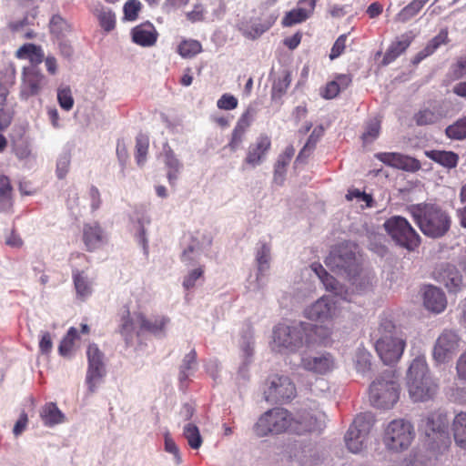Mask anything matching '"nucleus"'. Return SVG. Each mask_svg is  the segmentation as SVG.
Returning a JSON list of instances; mask_svg holds the SVG:
<instances>
[{
    "label": "nucleus",
    "mask_w": 466,
    "mask_h": 466,
    "mask_svg": "<svg viewBox=\"0 0 466 466\" xmlns=\"http://www.w3.org/2000/svg\"><path fill=\"white\" fill-rule=\"evenodd\" d=\"M72 279L78 298L86 299L92 294V282L84 270L73 269Z\"/></svg>",
    "instance_id": "30"
},
{
    "label": "nucleus",
    "mask_w": 466,
    "mask_h": 466,
    "mask_svg": "<svg viewBox=\"0 0 466 466\" xmlns=\"http://www.w3.org/2000/svg\"><path fill=\"white\" fill-rule=\"evenodd\" d=\"M313 418L309 414L295 420L291 413L283 408H274L266 411L254 426V431L258 437L268 434H279L286 431H291L301 434L313 430Z\"/></svg>",
    "instance_id": "1"
},
{
    "label": "nucleus",
    "mask_w": 466,
    "mask_h": 466,
    "mask_svg": "<svg viewBox=\"0 0 466 466\" xmlns=\"http://www.w3.org/2000/svg\"><path fill=\"white\" fill-rule=\"evenodd\" d=\"M414 39L412 32L405 33L400 35L399 39L394 41L386 51L382 64L389 65L392 63L397 57L403 54L407 48L410 46Z\"/></svg>",
    "instance_id": "27"
},
{
    "label": "nucleus",
    "mask_w": 466,
    "mask_h": 466,
    "mask_svg": "<svg viewBox=\"0 0 466 466\" xmlns=\"http://www.w3.org/2000/svg\"><path fill=\"white\" fill-rule=\"evenodd\" d=\"M148 139L145 137H137L136 138V160L137 165L142 166L147 158L148 151Z\"/></svg>",
    "instance_id": "49"
},
{
    "label": "nucleus",
    "mask_w": 466,
    "mask_h": 466,
    "mask_svg": "<svg viewBox=\"0 0 466 466\" xmlns=\"http://www.w3.org/2000/svg\"><path fill=\"white\" fill-rule=\"evenodd\" d=\"M291 83V74L289 70L283 69L273 81L271 88V98L279 99L286 94Z\"/></svg>",
    "instance_id": "34"
},
{
    "label": "nucleus",
    "mask_w": 466,
    "mask_h": 466,
    "mask_svg": "<svg viewBox=\"0 0 466 466\" xmlns=\"http://www.w3.org/2000/svg\"><path fill=\"white\" fill-rule=\"evenodd\" d=\"M309 16L307 13L303 12L300 8L296 7L287 12L281 20V25L284 27H290L297 24H301L308 20Z\"/></svg>",
    "instance_id": "46"
},
{
    "label": "nucleus",
    "mask_w": 466,
    "mask_h": 466,
    "mask_svg": "<svg viewBox=\"0 0 466 466\" xmlns=\"http://www.w3.org/2000/svg\"><path fill=\"white\" fill-rule=\"evenodd\" d=\"M426 156L447 168L456 167L459 162V156L452 151L431 150L426 152Z\"/></svg>",
    "instance_id": "32"
},
{
    "label": "nucleus",
    "mask_w": 466,
    "mask_h": 466,
    "mask_svg": "<svg viewBox=\"0 0 466 466\" xmlns=\"http://www.w3.org/2000/svg\"><path fill=\"white\" fill-rule=\"evenodd\" d=\"M423 304L428 310L441 313L447 307L446 296L441 289L429 286L423 294Z\"/></svg>",
    "instance_id": "25"
},
{
    "label": "nucleus",
    "mask_w": 466,
    "mask_h": 466,
    "mask_svg": "<svg viewBox=\"0 0 466 466\" xmlns=\"http://www.w3.org/2000/svg\"><path fill=\"white\" fill-rule=\"evenodd\" d=\"M132 41L137 46L149 47L156 45L158 32L150 22L141 23L131 30Z\"/></svg>",
    "instance_id": "23"
},
{
    "label": "nucleus",
    "mask_w": 466,
    "mask_h": 466,
    "mask_svg": "<svg viewBox=\"0 0 466 466\" xmlns=\"http://www.w3.org/2000/svg\"><path fill=\"white\" fill-rule=\"evenodd\" d=\"M374 157L386 166L405 171L415 172L421 167L418 159L401 153L380 152L375 154Z\"/></svg>",
    "instance_id": "17"
},
{
    "label": "nucleus",
    "mask_w": 466,
    "mask_h": 466,
    "mask_svg": "<svg viewBox=\"0 0 466 466\" xmlns=\"http://www.w3.org/2000/svg\"><path fill=\"white\" fill-rule=\"evenodd\" d=\"M320 280L327 290L338 293L339 289V283L333 276L327 272L320 278Z\"/></svg>",
    "instance_id": "62"
},
{
    "label": "nucleus",
    "mask_w": 466,
    "mask_h": 466,
    "mask_svg": "<svg viewBox=\"0 0 466 466\" xmlns=\"http://www.w3.org/2000/svg\"><path fill=\"white\" fill-rule=\"evenodd\" d=\"M429 1L430 0H412L397 14L396 19L401 23L410 21L422 10Z\"/></svg>",
    "instance_id": "35"
},
{
    "label": "nucleus",
    "mask_w": 466,
    "mask_h": 466,
    "mask_svg": "<svg viewBox=\"0 0 466 466\" xmlns=\"http://www.w3.org/2000/svg\"><path fill=\"white\" fill-rule=\"evenodd\" d=\"M305 316L316 321H325L337 316L336 302L322 297L306 309Z\"/></svg>",
    "instance_id": "19"
},
{
    "label": "nucleus",
    "mask_w": 466,
    "mask_h": 466,
    "mask_svg": "<svg viewBox=\"0 0 466 466\" xmlns=\"http://www.w3.org/2000/svg\"><path fill=\"white\" fill-rule=\"evenodd\" d=\"M268 29V26H266L260 23H254L250 25H246L242 27L243 34L246 36L252 38V39L258 38Z\"/></svg>",
    "instance_id": "55"
},
{
    "label": "nucleus",
    "mask_w": 466,
    "mask_h": 466,
    "mask_svg": "<svg viewBox=\"0 0 466 466\" xmlns=\"http://www.w3.org/2000/svg\"><path fill=\"white\" fill-rule=\"evenodd\" d=\"M252 120V114L249 110L245 111L240 116L231 132L228 144L224 147V149H228L230 152H236L241 148Z\"/></svg>",
    "instance_id": "18"
},
{
    "label": "nucleus",
    "mask_w": 466,
    "mask_h": 466,
    "mask_svg": "<svg viewBox=\"0 0 466 466\" xmlns=\"http://www.w3.org/2000/svg\"><path fill=\"white\" fill-rule=\"evenodd\" d=\"M445 135L451 140L466 139V116L458 118L445 128Z\"/></svg>",
    "instance_id": "36"
},
{
    "label": "nucleus",
    "mask_w": 466,
    "mask_h": 466,
    "mask_svg": "<svg viewBox=\"0 0 466 466\" xmlns=\"http://www.w3.org/2000/svg\"><path fill=\"white\" fill-rule=\"evenodd\" d=\"M79 338L78 331L75 327L69 328L65 337L60 341L58 352L63 357H67L73 351L75 341Z\"/></svg>",
    "instance_id": "41"
},
{
    "label": "nucleus",
    "mask_w": 466,
    "mask_h": 466,
    "mask_svg": "<svg viewBox=\"0 0 466 466\" xmlns=\"http://www.w3.org/2000/svg\"><path fill=\"white\" fill-rule=\"evenodd\" d=\"M435 279L450 292H458L463 286V279L457 268L451 264L441 265L435 271Z\"/></svg>",
    "instance_id": "20"
},
{
    "label": "nucleus",
    "mask_w": 466,
    "mask_h": 466,
    "mask_svg": "<svg viewBox=\"0 0 466 466\" xmlns=\"http://www.w3.org/2000/svg\"><path fill=\"white\" fill-rule=\"evenodd\" d=\"M383 227L396 245L409 251H414L420 247L421 238L405 218L392 216L386 219Z\"/></svg>",
    "instance_id": "6"
},
{
    "label": "nucleus",
    "mask_w": 466,
    "mask_h": 466,
    "mask_svg": "<svg viewBox=\"0 0 466 466\" xmlns=\"http://www.w3.org/2000/svg\"><path fill=\"white\" fill-rule=\"evenodd\" d=\"M460 337L452 330H444L437 339L433 348V359L440 363L451 360L460 347Z\"/></svg>",
    "instance_id": "13"
},
{
    "label": "nucleus",
    "mask_w": 466,
    "mask_h": 466,
    "mask_svg": "<svg viewBox=\"0 0 466 466\" xmlns=\"http://www.w3.org/2000/svg\"><path fill=\"white\" fill-rule=\"evenodd\" d=\"M27 424H28L27 414L25 411H23L20 414L19 419L15 423V426L13 428V434L15 437L20 436L25 431Z\"/></svg>",
    "instance_id": "63"
},
{
    "label": "nucleus",
    "mask_w": 466,
    "mask_h": 466,
    "mask_svg": "<svg viewBox=\"0 0 466 466\" xmlns=\"http://www.w3.org/2000/svg\"><path fill=\"white\" fill-rule=\"evenodd\" d=\"M456 370L459 379L466 380V350L459 357Z\"/></svg>",
    "instance_id": "64"
},
{
    "label": "nucleus",
    "mask_w": 466,
    "mask_h": 466,
    "mask_svg": "<svg viewBox=\"0 0 466 466\" xmlns=\"http://www.w3.org/2000/svg\"><path fill=\"white\" fill-rule=\"evenodd\" d=\"M406 380L409 396L414 402L429 401L438 393L439 384L431 376L424 356H418L411 361Z\"/></svg>",
    "instance_id": "3"
},
{
    "label": "nucleus",
    "mask_w": 466,
    "mask_h": 466,
    "mask_svg": "<svg viewBox=\"0 0 466 466\" xmlns=\"http://www.w3.org/2000/svg\"><path fill=\"white\" fill-rule=\"evenodd\" d=\"M96 15L97 17L99 25L106 32H110L116 27V15L106 7H101L96 10Z\"/></svg>",
    "instance_id": "42"
},
{
    "label": "nucleus",
    "mask_w": 466,
    "mask_h": 466,
    "mask_svg": "<svg viewBox=\"0 0 466 466\" xmlns=\"http://www.w3.org/2000/svg\"><path fill=\"white\" fill-rule=\"evenodd\" d=\"M352 83V76L350 74H339L334 80L329 81L321 89L320 95L325 99H333L339 93L347 89Z\"/></svg>",
    "instance_id": "26"
},
{
    "label": "nucleus",
    "mask_w": 466,
    "mask_h": 466,
    "mask_svg": "<svg viewBox=\"0 0 466 466\" xmlns=\"http://www.w3.org/2000/svg\"><path fill=\"white\" fill-rule=\"evenodd\" d=\"M204 272H205L204 266H199L198 268L190 270L184 277L183 287L187 290H189L190 289L194 288L197 280L204 278Z\"/></svg>",
    "instance_id": "53"
},
{
    "label": "nucleus",
    "mask_w": 466,
    "mask_h": 466,
    "mask_svg": "<svg viewBox=\"0 0 466 466\" xmlns=\"http://www.w3.org/2000/svg\"><path fill=\"white\" fill-rule=\"evenodd\" d=\"M40 417L46 426L53 427L56 424L62 423L65 416L58 409L56 403H46L40 412Z\"/></svg>",
    "instance_id": "33"
},
{
    "label": "nucleus",
    "mask_w": 466,
    "mask_h": 466,
    "mask_svg": "<svg viewBox=\"0 0 466 466\" xmlns=\"http://www.w3.org/2000/svg\"><path fill=\"white\" fill-rule=\"evenodd\" d=\"M183 435L187 439L190 448L197 450L203 442L198 428L193 423H187L184 427Z\"/></svg>",
    "instance_id": "45"
},
{
    "label": "nucleus",
    "mask_w": 466,
    "mask_h": 466,
    "mask_svg": "<svg viewBox=\"0 0 466 466\" xmlns=\"http://www.w3.org/2000/svg\"><path fill=\"white\" fill-rule=\"evenodd\" d=\"M354 198H360L366 203V206L370 208L372 207L373 198L372 196L367 194L365 192L360 191L358 188H351L348 190L346 194V199L349 201L353 200Z\"/></svg>",
    "instance_id": "58"
},
{
    "label": "nucleus",
    "mask_w": 466,
    "mask_h": 466,
    "mask_svg": "<svg viewBox=\"0 0 466 466\" xmlns=\"http://www.w3.org/2000/svg\"><path fill=\"white\" fill-rule=\"evenodd\" d=\"M355 367L358 371L365 372L370 369V354L364 349H359L355 356Z\"/></svg>",
    "instance_id": "52"
},
{
    "label": "nucleus",
    "mask_w": 466,
    "mask_h": 466,
    "mask_svg": "<svg viewBox=\"0 0 466 466\" xmlns=\"http://www.w3.org/2000/svg\"><path fill=\"white\" fill-rule=\"evenodd\" d=\"M406 339L396 334H381L375 342V350L386 365L397 363L406 348Z\"/></svg>",
    "instance_id": "10"
},
{
    "label": "nucleus",
    "mask_w": 466,
    "mask_h": 466,
    "mask_svg": "<svg viewBox=\"0 0 466 466\" xmlns=\"http://www.w3.org/2000/svg\"><path fill=\"white\" fill-rule=\"evenodd\" d=\"M289 161L285 160L279 157L275 167H274V181L278 184H282L285 178L287 167L289 165Z\"/></svg>",
    "instance_id": "56"
},
{
    "label": "nucleus",
    "mask_w": 466,
    "mask_h": 466,
    "mask_svg": "<svg viewBox=\"0 0 466 466\" xmlns=\"http://www.w3.org/2000/svg\"><path fill=\"white\" fill-rule=\"evenodd\" d=\"M348 35L346 34L340 35L333 44L330 53H329V58L331 60H334L338 58L345 50L346 48V42H347Z\"/></svg>",
    "instance_id": "57"
},
{
    "label": "nucleus",
    "mask_w": 466,
    "mask_h": 466,
    "mask_svg": "<svg viewBox=\"0 0 466 466\" xmlns=\"http://www.w3.org/2000/svg\"><path fill=\"white\" fill-rule=\"evenodd\" d=\"M268 388L264 390L267 401L286 402L295 398L296 386L288 376L272 375L267 380Z\"/></svg>",
    "instance_id": "11"
},
{
    "label": "nucleus",
    "mask_w": 466,
    "mask_h": 466,
    "mask_svg": "<svg viewBox=\"0 0 466 466\" xmlns=\"http://www.w3.org/2000/svg\"><path fill=\"white\" fill-rule=\"evenodd\" d=\"M325 263L331 270L344 272L348 276H355L359 269L356 254L348 247H339L332 251Z\"/></svg>",
    "instance_id": "12"
},
{
    "label": "nucleus",
    "mask_w": 466,
    "mask_h": 466,
    "mask_svg": "<svg viewBox=\"0 0 466 466\" xmlns=\"http://www.w3.org/2000/svg\"><path fill=\"white\" fill-rule=\"evenodd\" d=\"M414 436L412 424L403 419H398L387 425L382 441L387 449L400 451L409 448Z\"/></svg>",
    "instance_id": "8"
},
{
    "label": "nucleus",
    "mask_w": 466,
    "mask_h": 466,
    "mask_svg": "<svg viewBox=\"0 0 466 466\" xmlns=\"http://www.w3.org/2000/svg\"><path fill=\"white\" fill-rule=\"evenodd\" d=\"M83 242L86 249L93 252L104 244L106 236L98 222L86 223L83 226Z\"/></svg>",
    "instance_id": "24"
},
{
    "label": "nucleus",
    "mask_w": 466,
    "mask_h": 466,
    "mask_svg": "<svg viewBox=\"0 0 466 466\" xmlns=\"http://www.w3.org/2000/svg\"><path fill=\"white\" fill-rule=\"evenodd\" d=\"M270 248L267 244H262L257 252V261L259 271L267 270L269 267Z\"/></svg>",
    "instance_id": "54"
},
{
    "label": "nucleus",
    "mask_w": 466,
    "mask_h": 466,
    "mask_svg": "<svg viewBox=\"0 0 466 466\" xmlns=\"http://www.w3.org/2000/svg\"><path fill=\"white\" fill-rule=\"evenodd\" d=\"M165 163L168 167L167 178L170 184L177 177L181 167L178 159L175 157L174 151L168 147L165 148Z\"/></svg>",
    "instance_id": "43"
},
{
    "label": "nucleus",
    "mask_w": 466,
    "mask_h": 466,
    "mask_svg": "<svg viewBox=\"0 0 466 466\" xmlns=\"http://www.w3.org/2000/svg\"><path fill=\"white\" fill-rule=\"evenodd\" d=\"M271 148V138L267 134H260L247 150L243 164L256 167L262 164Z\"/></svg>",
    "instance_id": "16"
},
{
    "label": "nucleus",
    "mask_w": 466,
    "mask_h": 466,
    "mask_svg": "<svg viewBox=\"0 0 466 466\" xmlns=\"http://www.w3.org/2000/svg\"><path fill=\"white\" fill-rule=\"evenodd\" d=\"M448 76L451 81L466 77V56H459L451 65Z\"/></svg>",
    "instance_id": "47"
},
{
    "label": "nucleus",
    "mask_w": 466,
    "mask_h": 466,
    "mask_svg": "<svg viewBox=\"0 0 466 466\" xmlns=\"http://www.w3.org/2000/svg\"><path fill=\"white\" fill-rule=\"evenodd\" d=\"M53 348L51 334L47 331L42 332L39 341V350L42 354L47 355Z\"/></svg>",
    "instance_id": "60"
},
{
    "label": "nucleus",
    "mask_w": 466,
    "mask_h": 466,
    "mask_svg": "<svg viewBox=\"0 0 466 466\" xmlns=\"http://www.w3.org/2000/svg\"><path fill=\"white\" fill-rule=\"evenodd\" d=\"M380 132V120L379 118H373L367 123L366 130L361 137L364 142H371L379 137Z\"/></svg>",
    "instance_id": "51"
},
{
    "label": "nucleus",
    "mask_w": 466,
    "mask_h": 466,
    "mask_svg": "<svg viewBox=\"0 0 466 466\" xmlns=\"http://www.w3.org/2000/svg\"><path fill=\"white\" fill-rule=\"evenodd\" d=\"M400 390V385L392 374L383 375L370 387V402L377 408L390 409L399 400Z\"/></svg>",
    "instance_id": "7"
},
{
    "label": "nucleus",
    "mask_w": 466,
    "mask_h": 466,
    "mask_svg": "<svg viewBox=\"0 0 466 466\" xmlns=\"http://www.w3.org/2000/svg\"><path fill=\"white\" fill-rule=\"evenodd\" d=\"M304 370L319 375H325L335 369V360L330 353H323L319 356H309L301 360Z\"/></svg>",
    "instance_id": "21"
},
{
    "label": "nucleus",
    "mask_w": 466,
    "mask_h": 466,
    "mask_svg": "<svg viewBox=\"0 0 466 466\" xmlns=\"http://www.w3.org/2000/svg\"><path fill=\"white\" fill-rule=\"evenodd\" d=\"M49 28L53 35L60 37L70 32L71 25L61 15H54L50 19Z\"/></svg>",
    "instance_id": "44"
},
{
    "label": "nucleus",
    "mask_w": 466,
    "mask_h": 466,
    "mask_svg": "<svg viewBox=\"0 0 466 466\" xmlns=\"http://www.w3.org/2000/svg\"><path fill=\"white\" fill-rule=\"evenodd\" d=\"M15 57L17 59H27L31 64L29 66L37 67L44 61L45 55L40 46L27 43L15 51Z\"/></svg>",
    "instance_id": "28"
},
{
    "label": "nucleus",
    "mask_w": 466,
    "mask_h": 466,
    "mask_svg": "<svg viewBox=\"0 0 466 466\" xmlns=\"http://www.w3.org/2000/svg\"><path fill=\"white\" fill-rule=\"evenodd\" d=\"M238 99L230 94L222 95L221 97L217 102L218 107L223 110L235 109L238 106Z\"/></svg>",
    "instance_id": "59"
},
{
    "label": "nucleus",
    "mask_w": 466,
    "mask_h": 466,
    "mask_svg": "<svg viewBox=\"0 0 466 466\" xmlns=\"http://www.w3.org/2000/svg\"><path fill=\"white\" fill-rule=\"evenodd\" d=\"M202 52V45L194 39H185L177 46V53L184 58H191Z\"/></svg>",
    "instance_id": "40"
},
{
    "label": "nucleus",
    "mask_w": 466,
    "mask_h": 466,
    "mask_svg": "<svg viewBox=\"0 0 466 466\" xmlns=\"http://www.w3.org/2000/svg\"><path fill=\"white\" fill-rule=\"evenodd\" d=\"M441 118L442 116L440 112L430 108H421L413 116L417 126L433 125Z\"/></svg>",
    "instance_id": "37"
},
{
    "label": "nucleus",
    "mask_w": 466,
    "mask_h": 466,
    "mask_svg": "<svg viewBox=\"0 0 466 466\" xmlns=\"http://www.w3.org/2000/svg\"><path fill=\"white\" fill-rule=\"evenodd\" d=\"M414 222L428 238H440L451 228V218L441 206L434 203H420L409 208Z\"/></svg>",
    "instance_id": "2"
},
{
    "label": "nucleus",
    "mask_w": 466,
    "mask_h": 466,
    "mask_svg": "<svg viewBox=\"0 0 466 466\" xmlns=\"http://www.w3.org/2000/svg\"><path fill=\"white\" fill-rule=\"evenodd\" d=\"M44 75L35 66H24L22 69V83L20 86V96L27 99L36 96L44 86Z\"/></svg>",
    "instance_id": "15"
},
{
    "label": "nucleus",
    "mask_w": 466,
    "mask_h": 466,
    "mask_svg": "<svg viewBox=\"0 0 466 466\" xmlns=\"http://www.w3.org/2000/svg\"><path fill=\"white\" fill-rule=\"evenodd\" d=\"M323 134L324 129L322 128V127L314 128L311 134L309 135L305 146L299 153L296 161H301L304 158L308 157L311 151L315 148L317 143L323 136Z\"/></svg>",
    "instance_id": "39"
},
{
    "label": "nucleus",
    "mask_w": 466,
    "mask_h": 466,
    "mask_svg": "<svg viewBox=\"0 0 466 466\" xmlns=\"http://www.w3.org/2000/svg\"><path fill=\"white\" fill-rule=\"evenodd\" d=\"M57 101L62 109L69 111L73 108L74 98L70 87H63L57 90Z\"/></svg>",
    "instance_id": "50"
},
{
    "label": "nucleus",
    "mask_w": 466,
    "mask_h": 466,
    "mask_svg": "<svg viewBox=\"0 0 466 466\" xmlns=\"http://www.w3.org/2000/svg\"><path fill=\"white\" fill-rule=\"evenodd\" d=\"M448 37L447 32L441 31L438 35L434 36L426 46L428 50L433 54L441 45L446 42Z\"/></svg>",
    "instance_id": "61"
},
{
    "label": "nucleus",
    "mask_w": 466,
    "mask_h": 466,
    "mask_svg": "<svg viewBox=\"0 0 466 466\" xmlns=\"http://www.w3.org/2000/svg\"><path fill=\"white\" fill-rule=\"evenodd\" d=\"M13 187L7 176L0 175V211L11 213L13 211Z\"/></svg>",
    "instance_id": "29"
},
{
    "label": "nucleus",
    "mask_w": 466,
    "mask_h": 466,
    "mask_svg": "<svg viewBox=\"0 0 466 466\" xmlns=\"http://www.w3.org/2000/svg\"><path fill=\"white\" fill-rule=\"evenodd\" d=\"M451 430L456 444L466 449V411H461L455 415Z\"/></svg>",
    "instance_id": "31"
},
{
    "label": "nucleus",
    "mask_w": 466,
    "mask_h": 466,
    "mask_svg": "<svg viewBox=\"0 0 466 466\" xmlns=\"http://www.w3.org/2000/svg\"><path fill=\"white\" fill-rule=\"evenodd\" d=\"M310 325L299 323L295 326L279 324L273 330V344L279 350L295 352L309 343Z\"/></svg>",
    "instance_id": "5"
},
{
    "label": "nucleus",
    "mask_w": 466,
    "mask_h": 466,
    "mask_svg": "<svg viewBox=\"0 0 466 466\" xmlns=\"http://www.w3.org/2000/svg\"><path fill=\"white\" fill-rule=\"evenodd\" d=\"M88 369L86 372V383L90 391H94L97 381L104 376L103 352L96 344H89L86 351Z\"/></svg>",
    "instance_id": "14"
},
{
    "label": "nucleus",
    "mask_w": 466,
    "mask_h": 466,
    "mask_svg": "<svg viewBox=\"0 0 466 466\" xmlns=\"http://www.w3.org/2000/svg\"><path fill=\"white\" fill-rule=\"evenodd\" d=\"M419 430L424 435L425 443L431 450L441 451L449 447L451 439L448 420L444 413L439 410L428 413L420 420Z\"/></svg>",
    "instance_id": "4"
},
{
    "label": "nucleus",
    "mask_w": 466,
    "mask_h": 466,
    "mask_svg": "<svg viewBox=\"0 0 466 466\" xmlns=\"http://www.w3.org/2000/svg\"><path fill=\"white\" fill-rule=\"evenodd\" d=\"M135 319L138 325V330L137 336H139L143 332H148L151 334H158L165 330L167 324L169 322V319L165 316H153L148 319L142 312L135 313Z\"/></svg>",
    "instance_id": "22"
},
{
    "label": "nucleus",
    "mask_w": 466,
    "mask_h": 466,
    "mask_svg": "<svg viewBox=\"0 0 466 466\" xmlns=\"http://www.w3.org/2000/svg\"><path fill=\"white\" fill-rule=\"evenodd\" d=\"M134 319L130 316L129 309H127L125 314L121 317L120 324L118 326V332L124 338L127 343L132 341L136 332Z\"/></svg>",
    "instance_id": "38"
},
{
    "label": "nucleus",
    "mask_w": 466,
    "mask_h": 466,
    "mask_svg": "<svg viewBox=\"0 0 466 466\" xmlns=\"http://www.w3.org/2000/svg\"><path fill=\"white\" fill-rule=\"evenodd\" d=\"M142 9V4L139 0H128L123 6L124 19L135 21L138 18Z\"/></svg>",
    "instance_id": "48"
},
{
    "label": "nucleus",
    "mask_w": 466,
    "mask_h": 466,
    "mask_svg": "<svg viewBox=\"0 0 466 466\" xmlns=\"http://www.w3.org/2000/svg\"><path fill=\"white\" fill-rule=\"evenodd\" d=\"M374 423L375 419L370 412L356 416L345 435L346 446L350 451L358 453L366 447L368 436Z\"/></svg>",
    "instance_id": "9"
}]
</instances>
